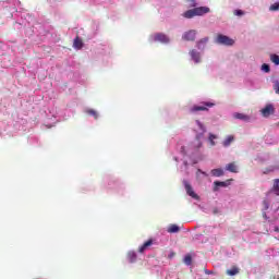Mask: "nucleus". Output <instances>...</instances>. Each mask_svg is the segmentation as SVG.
<instances>
[{"label": "nucleus", "instance_id": "nucleus-1", "mask_svg": "<svg viewBox=\"0 0 279 279\" xmlns=\"http://www.w3.org/2000/svg\"><path fill=\"white\" fill-rule=\"evenodd\" d=\"M210 9L208 7H198L191 10H187L183 13L184 19H193L194 16H204L208 14Z\"/></svg>", "mask_w": 279, "mask_h": 279}, {"label": "nucleus", "instance_id": "nucleus-2", "mask_svg": "<svg viewBox=\"0 0 279 279\" xmlns=\"http://www.w3.org/2000/svg\"><path fill=\"white\" fill-rule=\"evenodd\" d=\"M216 43L217 45H222L225 47H232V45H234V39L226 35H218Z\"/></svg>", "mask_w": 279, "mask_h": 279}, {"label": "nucleus", "instance_id": "nucleus-3", "mask_svg": "<svg viewBox=\"0 0 279 279\" xmlns=\"http://www.w3.org/2000/svg\"><path fill=\"white\" fill-rule=\"evenodd\" d=\"M208 108H210V102H202L199 105H194L190 108V112L192 114H195L197 112H204L208 111Z\"/></svg>", "mask_w": 279, "mask_h": 279}, {"label": "nucleus", "instance_id": "nucleus-4", "mask_svg": "<svg viewBox=\"0 0 279 279\" xmlns=\"http://www.w3.org/2000/svg\"><path fill=\"white\" fill-rule=\"evenodd\" d=\"M232 184V179H229L227 181H215L213 191L217 193L218 191H221V189H228Z\"/></svg>", "mask_w": 279, "mask_h": 279}, {"label": "nucleus", "instance_id": "nucleus-5", "mask_svg": "<svg viewBox=\"0 0 279 279\" xmlns=\"http://www.w3.org/2000/svg\"><path fill=\"white\" fill-rule=\"evenodd\" d=\"M154 40L155 43H162L163 45H167L170 39L165 33H157L154 35Z\"/></svg>", "mask_w": 279, "mask_h": 279}, {"label": "nucleus", "instance_id": "nucleus-6", "mask_svg": "<svg viewBox=\"0 0 279 279\" xmlns=\"http://www.w3.org/2000/svg\"><path fill=\"white\" fill-rule=\"evenodd\" d=\"M183 184H184L187 195H190V197H193V199H198L199 196H197L195 191H193V186H191V183H189V181L184 180Z\"/></svg>", "mask_w": 279, "mask_h": 279}, {"label": "nucleus", "instance_id": "nucleus-7", "mask_svg": "<svg viewBox=\"0 0 279 279\" xmlns=\"http://www.w3.org/2000/svg\"><path fill=\"white\" fill-rule=\"evenodd\" d=\"M233 118L238 119L239 121H244V123L252 122V116H248L245 113L235 112V113H233Z\"/></svg>", "mask_w": 279, "mask_h": 279}, {"label": "nucleus", "instance_id": "nucleus-8", "mask_svg": "<svg viewBox=\"0 0 279 279\" xmlns=\"http://www.w3.org/2000/svg\"><path fill=\"white\" fill-rule=\"evenodd\" d=\"M195 36H197V32L195 29H191L183 34L182 39L187 41H193L195 40Z\"/></svg>", "mask_w": 279, "mask_h": 279}, {"label": "nucleus", "instance_id": "nucleus-9", "mask_svg": "<svg viewBox=\"0 0 279 279\" xmlns=\"http://www.w3.org/2000/svg\"><path fill=\"white\" fill-rule=\"evenodd\" d=\"M208 43H209L208 37L202 38L197 41L196 47L197 49L204 50L205 48L208 47Z\"/></svg>", "mask_w": 279, "mask_h": 279}, {"label": "nucleus", "instance_id": "nucleus-10", "mask_svg": "<svg viewBox=\"0 0 279 279\" xmlns=\"http://www.w3.org/2000/svg\"><path fill=\"white\" fill-rule=\"evenodd\" d=\"M274 105H267L265 108L262 109L263 117H269L270 114H274Z\"/></svg>", "mask_w": 279, "mask_h": 279}, {"label": "nucleus", "instance_id": "nucleus-11", "mask_svg": "<svg viewBox=\"0 0 279 279\" xmlns=\"http://www.w3.org/2000/svg\"><path fill=\"white\" fill-rule=\"evenodd\" d=\"M225 169L226 171H230V173H239V167L234 162L228 163Z\"/></svg>", "mask_w": 279, "mask_h": 279}, {"label": "nucleus", "instance_id": "nucleus-12", "mask_svg": "<svg viewBox=\"0 0 279 279\" xmlns=\"http://www.w3.org/2000/svg\"><path fill=\"white\" fill-rule=\"evenodd\" d=\"M151 245H154V241L147 240L142 246H140L138 248L140 254H143V252H145L147 247H151Z\"/></svg>", "mask_w": 279, "mask_h": 279}, {"label": "nucleus", "instance_id": "nucleus-13", "mask_svg": "<svg viewBox=\"0 0 279 279\" xmlns=\"http://www.w3.org/2000/svg\"><path fill=\"white\" fill-rule=\"evenodd\" d=\"M232 143H234V135H228L223 142H222V145L225 147H230V145H232Z\"/></svg>", "mask_w": 279, "mask_h": 279}, {"label": "nucleus", "instance_id": "nucleus-14", "mask_svg": "<svg viewBox=\"0 0 279 279\" xmlns=\"http://www.w3.org/2000/svg\"><path fill=\"white\" fill-rule=\"evenodd\" d=\"M225 171H223V169H221V168H217V169H213L211 170V175L214 177V178H221L222 175H225Z\"/></svg>", "mask_w": 279, "mask_h": 279}, {"label": "nucleus", "instance_id": "nucleus-15", "mask_svg": "<svg viewBox=\"0 0 279 279\" xmlns=\"http://www.w3.org/2000/svg\"><path fill=\"white\" fill-rule=\"evenodd\" d=\"M73 47H74V49H82V47H84V41H82V39H80V37H76L74 39Z\"/></svg>", "mask_w": 279, "mask_h": 279}, {"label": "nucleus", "instance_id": "nucleus-16", "mask_svg": "<svg viewBox=\"0 0 279 279\" xmlns=\"http://www.w3.org/2000/svg\"><path fill=\"white\" fill-rule=\"evenodd\" d=\"M190 56L192 60H194V62H199V52H197L196 50H191Z\"/></svg>", "mask_w": 279, "mask_h": 279}, {"label": "nucleus", "instance_id": "nucleus-17", "mask_svg": "<svg viewBox=\"0 0 279 279\" xmlns=\"http://www.w3.org/2000/svg\"><path fill=\"white\" fill-rule=\"evenodd\" d=\"M168 232H170V234H175L177 232H180V227H178V225H170Z\"/></svg>", "mask_w": 279, "mask_h": 279}, {"label": "nucleus", "instance_id": "nucleus-18", "mask_svg": "<svg viewBox=\"0 0 279 279\" xmlns=\"http://www.w3.org/2000/svg\"><path fill=\"white\" fill-rule=\"evenodd\" d=\"M183 263H184V265H187V266L193 265V257L191 256V254H186L184 256Z\"/></svg>", "mask_w": 279, "mask_h": 279}, {"label": "nucleus", "instance_id": "nucleus-19", "mask_svg": "<svg viewBox=\"0 0 279 279\" xmlns=\"http://www.w3.org/2000/svg\"><path fill=\"white\" fill-rule=\"evenodd\" d=\"M213 215H222L223 214V207L221 205L216 206L211 210Z\"/></svg>", "mask_w": 279, "mask_h": 279}, {"label": "nucleus", "instance_id": "nucleus-20", "mask_svg": "<svg viewBox=\"0 0 279 279\" xmlns=\"http://www.w3.org/2000/svg\"><path fill=\"white\" fill-rule=\"evenodd\" d=\"M239 274V268L238 267H232L227 270V276H236Z\"/></svg>", "mask_w": 279, "mask_h": 279}, {"label": "nucleus", "instance_id": "nucleus-21", "mask_svg": "<svg viewBox=\"0 0 279 279\" xmlns=\"http://www.w3.org/2000/svg\"><path fill=\"white\" fill-rule=\"evenodd\" d=\"M128 258L130 263H136V253L134 252H129Z\"/></svg>", "mask_w": 279, "mask_h": 279}, {"label": "nucleus", "instance_id": "nucleus-22", "mask_svg": "<svg viewBox=\"0 0 279 279\" xmlns=\"http://www.w3.org/2000/svg\"><path fill=\"white\" fill-rule=\"evenodd\" d=\"M269 11H270V12H278V11H279V1L272 3V4L269 7Z\"/></svg>", "mask_w": 279, "mask_h": 279}, {"label": "nucleus", "instance_id": "nucleus-23", "mask_svg": "<svg viewBox=\"0 0 279 279\" xmlns=\"http://www.w3.org/2000/svg\"><path fill=\"white\" fill-rule=\"evenodd\" d=\"M270 60H271V62H274V64H276V66H279V56L278 54H271Z\"/></svg>", "mask_w": 279, "mask_h": 279}, {"label": "nucleus", "instance_id": "nucleus-24", "mask_svg": "<svg viewBox=\"0 0 279 279\" xmlns=\"http://www.w3.org/2000/svg\"><path fill=\"white\" fill-rule=\"evenodd\" d=\"M87 114H90L92 117H94V119H98L99 114L97 113V111L93 110V109H88L87 110Z\"/></svg>", "mask_w": 279, "mask_h": 279}, {"label": "nucleus", "instance_id": "nucleus-25", "mask_svg": "<svg viewBox=\"0 0 279 279\" xmlns=\"http://www.w3.org/2000/svg\"><path fill=\"white\" fill-rule=\"evenodd\" d=\"M190 8H197V0H185Z\"/></svg>", "mask_w": 279, "mask_h": 279}, {"label": "nucleus", "instance_id": "nucleus-26", "mask_svg": "<svg viewBox=\"0 0 279 279\" xmlns=\"http://www.w3.org/2000/svg\"><path fill=\"white\" fill-rule=\"evenodd\" d=\"M262 71H264V73H269V71H271V68L269 66V64L264 63L262 65Z\"/></svg>", "mask_w": 279, "mask_h": 279}, {"label": "nucleus", "instance_id": "nucleus-27", "mask_svg": "<svg viewBox=\"0 0 279 279\" xmlns=\"http://www.w3.org/2000/svg\"><path fill=\"white\" fill-rule=\"evenodd\" d=\"M234 16H243V14H245V12L241 9H236L233 12Z\"/></svg>", "mask_w": 279, "mask_h": 279}, {"label": "nucleus", "instance_id": "nucleus-28", "mask_svg": "<svg viewBox=\"0 0 279 279\" xmlns=\"http://www.w3.org/2000/svg\"><path fill=\"white\" fill-rule=\"evenodd\" d=\"M274 191L275 193H279V179H276L274 182Z\"/></svg>", "mask_w": 279, "mask_h": 279}, {"label": "nucleus", "instance_id": "nucleus-29", "mask_svg": "<svg viewBox=\"0 0 279 279\" xmlns=\"http://www.w3.org/2000/svg\"><path fill=\"white\" fill-rule=\"evenodd\" d=\"M274 88L277 95H279V81L274 82Z\"/></svg>", "mask_w": 279, "mask_h": 279}, {"label": "nucleus", "instance_id": "nucleus-30", "mask_svg": "<svg viewBox=\"0 0 279 279\" xmlns=\"http://www.w3.org/2000/svg\"><path fill=\"white\" fill-rule=\"evenodd\" d=\"M198 240L202 241V243H208V235L205 238L204 240V235L203 234H199L198 235Z\"/></svg>", "mask_w": 279, "mask_h": 279}, {"label": "nucleus", "instance_id": "nucleus-31", "mask_svg": "<svg viewBox=\"0 0 279 279\" xmlns=\"http://www.w3.org/2000/svg\"><path fill=\"white\" fill-rule=\"evenodd\" d=\"M215 138H217V135L210 134V145H211V147L216 145Z\"/></svg>", "mask_w": 279, "mask_h": 279}, {"label": "nucleus", "instance_id": "nucleus-32", "mask_svg": "<svg viewBox=\"0 0 279 279\" xmlns=\"http://www.w3.org/2000/svg\"><path fill=\"white\" fill-rule=\"evenodd\" d=\"M195 145H196L197 147H202V142L199 141V138H196V140H195Z\"/></svg>", "mask_w": 279, "mask_h": 279}, {"label": "nucleus", "instance_id": "nucleus-33", "mask_svg": "<svg viewBox=\"0 0 279 279\" xmlns=\"http://www.w3.org/2000/svg\"><path fill=\"white\" fill-rule=\"evenodd\" d=\"M265 210L269 209V203L267 201H264Z\"/></svg>", "mask_w": 279, "mask_h": 279}, {"label": "nucleus", "instance_id": "nucleus-34", "mask_svg": "<svg viewBox=\"0 0 279 279\" xmlns=\"http://www.w3.org/2000/svg\"><path fill=\"white\" fill-rule=\"evenodd\" d=\"M199 173H202L203 175H206V173L202 172V170L197 171V177H199Z\"/></svg>", "mask_w": 279, "mask_h": 279}, {"label": "nucleus", "instance_id": "nucleus-35", "mask_svg": "<svg viewBox=\"0 0 279 279\" xmlns=\"http://www.w3.org/2000/svg\"><path fill=\"white\" fill-rule=\"evenodd\" d=\"M263 216H264L265 219H267V213L264 211Z\"/></svg>", "mask_w": 279, "mask_h": 279}, {"label": "nucleus", "instance_id": "nucleus-36", "mask_svg": "<svg viewBox=\"0 0 279 279\" xmlns=\"http://www.w3.org/2000/svg\"><path fill=\"white\" fill-rule=\"evenodd\" d=\"M173 256H175V253L170 254V258H173Z\"/></svg>", "mask_w": 279, "mask_h": 279}, {"label": "nucleus", "instance_id": "nucleus-37", "mask_svg": "<svg viewBox=\"0 0 279 279\" xmlns=\"http://www.w3.org/2000/svg\"><path fill=\"white\" fill-rule=\"evenodd\" d=\"M275 232H279V228L278 227H275Z\"/></svg>", "mask_w": 279, "mask_h": 279}, {"label": "nucleus", "instance_id": "nucleus-38", "mask_svg": "<svg viewBox=\"0 0 279 279\" xmlns=\"http://www.w3.org/2000/svg\"><path fill=\"white\" fill-rule=\"evenodd\" d=\"M213 106H215V102H210V108H213Z\"/></svg>", "mask_w": 279, "mask_h": 279}]
</instances>
